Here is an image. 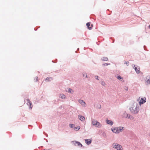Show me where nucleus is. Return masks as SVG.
<instances>
[{
    "mask_svg": "<svg viewBox=\"0 0 150 150\" xmlns=\"http://www.w3.org/2000/svg\"><path fill=\"white\" fill-rule=\"evenodd\" d=\"M91 123L94 126L96 127H100L101 126V124L95 120H92Z\"/></svg>",
    "mask_w": 150,
    "mask_h": 150,
    "instance_id": "f03ea898",
    "label": "nucleus"
},
{
    "mask_svg": "<svg viewBox=\"0 0 150 150\" xmlns=\"http://www.w3.org/2000/svg\"><path fill=\"white\" fill-rule=\"evenodd\" d=\"M85 141L86 143L88 145L90 144L91 142V139H85Z\"/></svg>",
    "mask_w": 150,
    "mask_h": 150,
    "instance_id": "9b49d317",
    "label": "nucleus"
},
{
    "mask_svg": "<svg viewBox=\"0 0 150 150\" xmlns=\"http://www.w3.org/2000/svg\"><path fill=\"white\" fill-rule=\"evenodd\" d=\"M146 84L148 85L150 84V76H147L146 78Z\"/></svg>",
    "mask_w": 150,
    "mask_h": 150,
    "instance_id": "9d476101",
    "label": "nucleus"
},
{
    "mask_svg": "<svg viewBox=\"0 0 150 150\" xmlns=\"http://www.w3.org/2000/svg\"><path fill=\"white\" fill-rule=\"evenodd\" d=\"M91 23L90 22H88L87 23L86 25L88 27V28L89 30H91L92 29V27H90V26Z\"/></svg>",
    "mask_w": 150,
    "mask_h": 150,
    "instance_id": "2eb2a0df",
    "label": "nucleus"
},
{
    "mask_svg": "<svg viewBox=\"0 0 150 150\" xmlns=\"http://www.w3.org/2000/svg\"><path fill=\"white\" fill-rule=\"evenodd\" d=\"M108 65V64H103V65H104V66H106V65Z\"/></svg>",
    "mask_w": 150,
    "mask_h": 150,
    "instance_id": "a878e982",
    "label": "nucleus"
},
{
    "mask_svg": "<svg viewBox=\"0 0 150 150\" xmlns=\"http://www.w3.org/2000/svg\"><path fill=\"white\" fill-rule=\"evenodd\" d=\"M117 78L120 80L122 81L123 79V78L120 76H117Z\"/></svg>",
    "mask_w": 150,
    "mask_h": 150,
    "instance_id": "6ab92c4d",
    "label": "nucleus"
},
{
    "mask_svg": "<svg viewBox=\"0 0 150 150\" xmlns=\"http://www.w3.org/2000/svg\"><path fill=\"white\" fill-rule=\"evenodd\" d=\"M134 67V69L136 71V72L138 73L139 74L140 73V69L139 67H137L135 66V65H134V66L133 67Z\"/></svg>",
    "mask_w": 150,
    "mask_h": 150,
    "instance_id": "0eeeda50",
    "label": "nucleus"
},
{
    "mask_svg": "<svg viewBox=\"0 0 150 150\" xmlns=\"http://www.w3.org/2000/svg\"><path fill=\"white\" fill-rule=\"evenodd\" d=\"M101 84L103 86L105 85V83L104 81H102Z\"/></svg>",
    "mask_w": 150,
    "mask_h": 150,
    "instance_id": "5701e85b",
    "label": "nucleus"
},
{
    "mask_svg": "<svg viewBox=\"0 0 150 150\" xmlns=\"http://www.w3.org/2000/svg\"><path fill=\"white\" fill-rule=\"evenodd\" d=\"M60 97L62 99H64L65 98V96L63 94H61L60 95Z\"/></svg>",
    "mask_w": 150,
    "mask_h": 150,
    "instance_id": "dca6fc26",
    "label": "nucleus"
},
{
    "mask_svg": "<svg viewBox=\"0 0 150 150\" xmlns=\"http://www.w3.org/2000/svg\"><path fill=\"white\" fill-rule=\"evenodd\" d=\"M26 100L27 102V104L28 105H30V108H32V103L28 99H27Z\"/></svg>",
    "mask_w": 150,
    "mask_h": 150,
    "instance_id": "1a4fd4ad",
    "label": "nucleus"
},
{
    "mask_svg": "<svg viewBox=\"0 0 150 150\" xmlns=\"http://www.w3.org/2000/svg\"><path fill=\"white\" fill-rule=\"evenodd\" d=\"M67 92L69 93H72L73 92V91L71 89L69 88V89H68V91H67Z\"/></svg>",
    "mask_w": 150,
    "mask_h": 150,
    "instance_id": "f3484780",
    "label": "nucleus"
},
{
    "mask_svg": "<svg viewBox=\"0 0 150 150\" xmlns=\"http://www.w3.org/2000/svg\"><path fill=\"white\" fill-rule=\"evenodd\" d=\"M74 128L76 129H78V130H79L80 129V127L78 126L76 127H75Z\"/></svg>",
    "mask_w": 150,
    "mask_h": 150,
    "instance_id": "b1692460",
    "label": "nucleus"
},
{
    "mask_svg": "<svg viewBox=\"0 0 150 150\" xmlns=\"http://www.w3.org/2000/svg\"><path fill=\"white\" fill-rule=\"evenodd\" d=\"M124 115L123 116L125 118H130V116L129 114H127V113L125 112L124 113Z\"/></svg>",
    "mask_w": 150,
    "mask_h": 150,
    "instance_id": "f8f14e48",
    "label": "nucleus"
},
{
    "mask_svg": "<svg viewBox=\"0 0 150 150\" xmlns=\"http://www.w3.org/2000/svg\"><path fill=\"white\" fill-rule=\"evenodd\" d=\"M138 100L139 102V104L141 105L142 104L145 103L146 101V98H141L139 97Z\"/></svg>",
    "mask_w": 150,
    "mask_h": 150,
    "instance_id": "39448f33",
    "label": "nucleus"
},
{
    "mask_svg": "<svg viewBox=\"0 0 150 150\" xmlns=\"http://www.w3.org/2000/svg\"><path fill=\"white\" fill-rule=\"evenodd\" d=\"M125 63L126 64L127 66H128L129 65V62L128 61L125 62Z\"/></svg>",
    "mask_w": 150,
    "mask_h": 150,
    "instance_id": "4be33fe9",
    "label": "nucleus"
},
{
    "mask_svg": "<svg viewBox=\"0 0 150 150\" xmlns=\"http://www.w3.org/2000/svg\"><path fill=\"white\" fill-rule=\"evenodd\" d=\"M78 117L80 120L81 121H83L85 120L84 117L81 115H78Z\"/></svg>",
    "mask_w": 150,
    "mask_h": 150,
    "instance_id": "4468645a",
    "label": "nucleus"
},
{
    "mask_svg": "<svg viewBox=\"0 0 150 150\" xmlns=\"http://www.w3.org/2000/svg\"><path fill=\"white\" fill-rule=\"evenodd\" d=\"M83 76L84 77H87V75H86L85 76L84 75H83Z\"/></svg>",
    "mask_w": 150,
    "mask_h": 150,
    "instance_id": "bb28decb",
    "label": "nucleus"
},
{
    "mask_svg": "<svg viewBox=\"0 0 150 150\" xmlns=\"http://www.w3.org/2000/svg\"><path fill=\"white\" fill-rule=\"evenodd\" d=\"M123 127H115L113 129H112V131L115 133H118L122 131V129Z\"/></svg>",
    "mask_w": 150,
    "mask_h": 150,
    "instance_id": "f257e3e1",
    "label": "nucleus"
},
{
    "mask_svg": "<svg viewBox=\"0 0 150 150\" xmlns=\"http://www.w3.org/2000/svg\"><path fill=\"white\" fill-rule=\"evenodd\" d=\"M52 79V78L50 77H47L46 79V80H47L48 81H51V80Z\"/></svg>",
    "mask_w": 150,
    "mask_h": 150,
    "instance_id": "aec40b11",
    "label": "nucleus"
},
{
    "mask_svg": "<svg viewBox=\"0 0 150 150\" xmlns=\"http://www.w3.org/2000/svg\"><path fill=\"white\" fill-rule=\"evenodd\" d=\"M69 126L71 128H72L73 127L75 126V125L73 124H71L69 125Z\"/></svg>",
    "mask_w": 150,
    "mask_h": 150,
    "instance_id": "412c9836",
    "label": "nucleus"
},
{
    "mask_svg": "<svg viewBox=\"0 0 150 150\" xmlns=\"http://www.w3.org/2000/svg\"><path fill=\"white\" fill-rule=\"evenodd\" d=\"M113 147L116 149L117 150H122V146L116 143H113Z\"/></svg>",
    "mask_w": 150,
    "mask_h": 150,
    "instance_id": "20e7f679",
    "label": "nucleus"
},
{
    "mask_svg": "<svg viewBox=\"0 0 150 150\" xmlns=\"http://www.w3.org/2000/svg\"><path fill=\"white\" fill-rule=\"evenodd\" d=\"M36 80L37 81H38V77H37L36 78Z\"/></svg>",
    "mask_w": 150,
    "mask_h": 150,
    "instance_id": "cd10ccee",
    "label": "nucleus"
},
{
    "mask_svg": "<svg viewBox=\"0 0 150 150\" xmlns=\"http://www.w3.org/2000/svg\"><path fill=\"white\" fill-rule=\"evenodd\" d=\"M72 142L73 143V144L76 146H77L81 147L82 146V145L79 142L76 141H72Z\"/></svg>",
    "mask_w": 150,
    "mask_h": 150,
    "instance_id": "423d86ee",
    "label": "nucleus"
},
{
    "mask_svg": "<svg viewBox=\"0 0 150 150\" xmlns=\"http://www.w3.org/2000/svg\"><path fill=\"white\" fill-rule=\"evenodd\" d=\"M96 78L98 80V76H96Z\"/></svg>",
    "mask_w": 150,
    "mask_h": 150,
    "instance_id": "393cba45",
    "label": "nucleus"
},
{
    "mask_svg": "<svg viewBox=\"0 0 150 150\" xmlns=\"http://www.w3.org/2000/svg\"><path fill=\"white\" fill-rule=\"evenodd\" d=\"M106 121L107 123L108 124H109L111 125H112V124H113V122L112 121L110 120H108L107 119H106Z\"/></svg>",
    "mask_w": 150,
    "mask_h": 150,
    "instance_id": "ddd939ff",
    "label": "nucleus"
},
{
    "mask_svg": "<svg viewBox=\"0 0 150 150\" xmlns=\"http://www.w3.org/2000/svg\"><path fill=\"white\" fill-rule=\"evenodd\" d=\"M149 28L150 29V25L149 26Z\"/></svg>",
    "mask_w": 150,
    "mask_h": 150,
    "instance_id": "c85d7f7f",
    "label": "nucleus"
},
{
    "mask_svg": "<svg viewBox=\"0 0 150 150\" xmlns=\"http://www.w3.org/2000/svg\"><path fill=\"white\" fill-rule=\"evenodd\" d=\"M108 58L107 57H103L102 59L103 60H104V61H107L108 60Z\"/></svg>",
    "mask_w": 150,
    "mask_h": 150,
    "instance_id": "a211bd4d",
    "label": "nucleus"
},
{
    "mask_svg": "<svg viewBox=\"0 0 150 150\" xmlns=\"http://www.w3.org/2000/svg\"><path fill=\"white\" fill-rule=\"evenodd\" d=\"M134 108L132 107H131L130 108V110L131 112L134 114L137 113L139 111V108L136 106L134 108Z\"/></svg>",
    "mask_w": 150,
    "mask_h": 150,
    "instance_id": "7ed1b4c3",
    "label": "nucleus"
},
{
    "mask_svg": "<svg viewBox=\"0 0 150 150\" xmlns=\"http://www.w3.org/2000/svg\"><path fill=\"white\" fill-rule=\"evenodd\" d=\"M79 102L80 103L81 105L83 107H85L86 106V104L85 102L82 100H79Z\"/></svg>",
    "mask_w": 150,
    "mask_h": 150,
    "instance_id": "6e6552de",
    "label": "nucleus"
}]
</instances>
